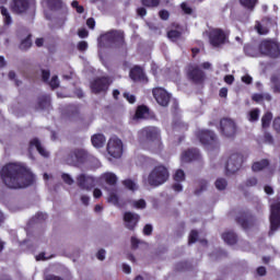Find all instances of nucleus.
I'll use <instances>...</instances> for the list:
<instances>
[{"instance_id": "obj_1", "label": "nucleus", "mask_w": 280, "mask_h": 280, "mask_svg": "<svg viewBox=\"0 0 280 280\" xmlns=\"http://www.w3.org/2000/svg\"><path fill=\"white\" fill-rule=\"evenodd\" d=\"M2 183L9 189H25L34 185V174L25 163H9L1 171Z\"/></svg>"}, {"instance_id": "obj_2", "label": "nucleus", "mask_w": 280, "mask_h": 280, "mask_svg": "<svg viewBox=\"0 0 280 280\" xmlns=\"http://www.w3.org/2000/svg\"><path fill=\"white\" fill-rule=\"evenodd\" d=\"M138 139L141 143H153V152H161L163 150V142L161 141V129L158 127H144L138 132Z\"/></svg>"}, {"instance_id": "obj_3", "label": "nucleus", "mask_w": 280, "mask_h": 280, "mask_svg": "<svg viewBox=\"0 0 280 280\" xmlns=\"http://www.w3.org/2000/svg\"><path fill=\"white\" fill-rule=\"evenodd\" d=\"M258 51L271 60H279L280 43L275 39H262L258 45Z\"/></svg>"}, {"instance_id": "obj_4", "label": "nucleus", "mask_w": 280, "mask_h": 280, "mask_svg": "<svg viewBox=\"0 0 280 280\" xmlns=\"http://www.w3.org/2000/svg\"><path fill=\"white\" fill-rule=\"evenodd\" d=\"M170 179V171L165 165L155 166L148 176V183L151 187H161Z\"/></svg>"}, {"instance_id": "obj_5", "label": "nucleus", "mask_w": 280, "mask_h": 280, "mask_svg": "<svg viewBox=\"0 0 280 280\" xmlns=\"http://www.w3.org/2000/svg\"><path fill=\"white\" fill-rule=\"evenodd\" d=\"M89 161V152L84 149H73L66 156V163L73 167H82Z\"/></svg>"}, {"instance_id": "obj_6", "label": "nucleus", "mask_w": 280, "mask_h": 280, "mask_svg": "<svg viewBox=\"0 0 280 280\" xmlns=\"http://www.w3.org/2000/svg\"><path fill=\"white\" fill-rule=\"evenodd\" d=\"M105 43L126 48V34L121 30H110L103 35Z\"/></svg>"}, {"instance_id": "obj_7", "label": "nucleus", "mask_w": 280, "mask_h": 280, "mask_svg": "<svg viewBox=\"0 0 280 280\" xmlns=\"http://www.w3.org/2000/svg\"><path fill=\"white\" fill-rule=\"evenodd\" d=\"M196 137L202 145H207L208 148H218L219 145L218 136L209 129L197 130Z\"/></svg>"}, {"instance_id": "obj_8", "label": "nucleus", "mask_w": 280, "mask_h": 280, "mask_svg": "<svg viewBox=\"0 0 280 280\" xmlns=\"http://www.w3.org/2000/svg\"><path fill=\"white\" fill-rule=\"evenodd\" d=\"M208 38L212 47H222V45H226L229 35L222 28H211Z\"/></svg>"}, {"instance_id": "obj_9", "label": "nucleus", "mask_w": 280, "mask_h": 280, "mask_svg": "<svg viewBox=\"0 0 280 280\" xmlns=\"http://www.w3.org/2000/svg\"><path fill=\"white\" fill-rule=\"evenodd\" d=\"M107 153L113 159H121L124 154V142L117 137H113L107 142Z\"/></svg>"}, {"instance_id": "obj_10", "label": "nucleus", "mask_w": 280, "mask_h": 280, "mask_svg": "<svg viewBox=\"0 0 280 280\" xmlns=\"http://www.w3.org/2000/svg\"><path fill=\"white\" fill-rule=\"evenodd\" d=\"M220 132L223 137L233 139L237 132V126L235 125V121H233L231 118H222L220 120Z\"/></svg>"}, {"instance_id": "obj_11", "label": "nucleus", "mask_w": 280, "mask_h": 280, "mask_svg": "<svg viewBox=\"0 0 280 280\" xmlns=\"http://www.w3.org/2000/svg\"><path fill=\"white\" fill-rule=\"evenodd\" d=\"M187 75L192 84H205L207 80V73L198 65L188 67Z\"/></svg>"}, {"instance_id": "obj_12", "label": "nucleus", "mask_w": 280, "mask_h": 280, "mask_svg": "<svg viewBox=\"0 0 280 280\" xmlns=\"http://www.w3.org/2000/svg\"><path fill=\"white\" fill-rule=\"evenodd\" d=\"M242 163H244V155L240 153L230 155L225 164L226 175L229 176V174H235V172H238L240 167H242Z\"/></svg>"}, {"instance_id": "obj_13", "label": "nucleus", "mask_w": 280, "mask_h": 280, "mask_svg": "<svg viewBox=\"0 0 280 280\" xmlns=\"http://www.w3.org/2000/svg\"><path fill=\"white\" fill-rule=\"evenodd\" d=\"M270 211L271 214L269 236H272L275 231H278L280 226V202L272 203Z\"/></svg>"}, {"instance_id": "obj_14", "label": "nucleus", "mask_w": 280, "mask_h": 280, "mask_svg": "<svg viewBox=\"0 0 280 280\" xmlns=\"http://www.w3.org/2000/svg\"><path fill=\"white\" fill-rule=\"evenodd\" d=\"M152 93L155 102H158L160 106H163L164 108L170 106V101L172 100V95H170V93H167L165 89L154 88L152 90Z\"/></svg>"}, {"instance_id": "obj_15", "label": "nucleus", "mask_w": 280, "mask_h": 280, "mask_svg": "<svg viewBox=\"0 0 280 280\" xmlns=\"http://www.w3.org/2000/svg\"><path fill=\"white\" fill-rule=\"evenodd\" d=\"M236 222L244 231H248V229L255 226V217L248 210L242 211L238 217H236Z\"/></svg>"}, {"instance_id": "obj_16", "label": "nucleus", "mask_w": 280, "mask_h": 280, "mask_svg": "<svg viewBox=\"0 0 280 280\" xmlns=\"http://www.w3.org/2000/svg\"><path fill=\"white\" fill-rule=\"evenodd\" d=\"M32 5V0H12L10 10L13 14H26Z\"/></svg>"}, {"instance_id": "obj_17", "label": "nucleus", "mask_w": 280, "mask_h": 280, "mask_svg": "<svg viewBox=\"0 0 280 280\" xmlns=\"http://www.w3.org/2000/svg\"><path fill=\"white\" fill-rule=\"evenodd\" d=\"M108 79L105 77L97 78L91 83V91L95 95H100V93H106L108 91Z\"/></svg>"}, {"instance_id": "obj_18", "label": "nucleus", "mask_w": 280, "mask_h": 280, "mask_svg": "<svg viewBox=\"0 0 280 280\" xmlns=\"http://www.w3.org/2000/svg\"><path fill=\"white\" fill-rule=\"evenodd\" d=\"M139 220H141V217L133 212H125L124 214V222L126 229L129 231H135L137 229V225L139 224Z\"/></svg>"}, {"instance_id": "obj_19", "label": "nucleus", "mask_w": 280, "mask_h": 280, "mask_svg": "<svg viewBox=\"0 0 280 280\" xmlns=\"http://www.w3.org/2000/svg\"><path fill=\"white\" fill-rule=\"evenodd\" d=\"M129 78L133 82H148V77H145V72L141 66H133L129 71Z\"/></svg>"}, {"instance_id": "obj_20", "label": "nucleus", "mask_w": 280, "mask_h": 280, "mask_svg": "<svg viewBox=\"0 0 280 280\" xmlns=\"http://www.w3.org/2000/svg\"><path fill=\"white\" fill-rule=\"evenodd\" d=\"M77 183L81 189H86L88 191L95 187V178L84 174H81L77 177Z\"/></svg>"}, {"instance_id": "obj_21", "label": "nucleus", "mask_w": 280, "mask_h": 280, "mask_svg": "<svg viewBox=\"0 0 280 280\" xmlns=\"http://www.w3.org/2000/svg\"><path fill=\"white\" fill-rule=\"evenodd\" d=\"M200 159V150L188 149L182 153L183 163H191V161H198Z\"/></svg>"}, {"instance_id": "obj_22", "label": "nucleus", "mask_w": 280, "mask_h": 280, "mask_svg": "<svg viewBox=\"0 0 280 280\" xmlns=\"http://www.w3.org/2000/svg\"><path fill=\"white\" fill-rule=\"evenodd\" d=\"M32 148H36L38 154H40V156H44L45 159H47L49 156V152H47V150H45V148H43V144L40 143V140H38V138H33L30 141V149Z\"/></svg>"}, {"instance_id": "obj_23", "label": "nucleus", "mask_w": 280, "mask_h": 280, "mask_svg": "<svg viewBox=\"0 0 280 280\" xmlns=\"http://www.w3.org/2000/svg\"><path fill=\"white\" fill-rule=\"evenodd\" d=\"M252 100L256 102V104H264V102H272V95H270V93H255Z\"/></svg>"}, {"instance_id": "obj_24", "label": "nucleus", "mask_w": 280, "mask_h": 280, "mask_svg": "<svg viewBox=\"0 0 280 280\" xmlns=\"http://www.w3.org/2000/svg\"><path fill=\"white\" fill-rule=\"evenodd\" d=\"M238 3L247 12H255V8H257V3H259V0H238Z\"/></svg>"}, {"instance_id": "obj_25", "label": "nucleus", "mask_w": 280, "mask_h": 280, "mask_svg": "<svg viewBox=\"0 0 280 280\" xmlns=\"http://www.w3.org/2000/svg\"><path fill=\"white\" fill-rule=\"evenodd\" d=\"M91 141L94 148H104V143H106V137L103 133H95L92 136Z\"/></svg>"}, {"instance_id": "obj_26", "label": "nucleus", "mask_w": 280, "mask_h": 280, "mask_svg": "<svg viewBox=\"0 0 280 280\" xmlns=\"http://www.w3.org/2000/svg\"><path fill=\"white\" fill-rule=\"evenodd\" d=\"M222 240H223V242H225V244L233 246V245L237 244V234H235V232H233V231L224 232L222 234Z\"/></svg>"}, {"instance_id": "obj_27", "label": "nucleus", "mask_w": 280, "mask_h": 280, "mask_svg": "<svg viewBox=\"0 0 280 280\" xmlns=\"http://www.w3.org/2000/svg\"><path fill=\"white\" fill-rule=\"evenodd\" d=\"M37 106L40 110H45V108H49V106H51V96L47 94L39 96Z\"/></svg>"}, {"instance_id": "obj_28", "label": "nucleus", "mask_w": 280, "mask_h": 280, "mask_svg": "<svg viewBox=\"0 0 280 280\" xmlns=\"http://www.w3.org/2000/svg\"><path fill=\"white\" fill-rule=\"evenodd\" d=\"M102 180H104L110 187L117 186V175H115V173H104L102 175Z\"/></svg>"}, {"instance_id": "obj_29", "label": "nucleus", "mask_w": 280, "mask_h": 280, "mask_svg": "<svg viewBox=\"0 0 280 280\" xmlns=\"http://www.w3.org/2000/svg\"><path fill=\"white\" fill-rule=\"evenodd\" d=\"M268 165H270V161L262 159L258 162H254L252 165V170H253V172H261V171L266 170V167H268Z\"/></svg>"}, {"instance_id": "obj_30", "label": "nucleus", "mask_w": 280, "mask_h": 280, "mask_svg": "<svg viewBox=\"0 0 280 280\" xmlns=\"http://www.w3.org/2000/svg\"><path fill=\"white\" fill-rule=\"evenodd\" d=\"M145 115H150V108L145 105H139L136 109V119H144Z\"/></svg>"}, {"instance_id": "obj_31", "label": "nucleus", "mask_w": 280, "mask_h": 280, "mask_svg": "<svg viewBox=\"0 0 280 280\" xmlns=\"http://www.w3.org/2000/svg\"><path fill=\"white\" fill-rule=\"evenodd\" d=\"M48 10H60L62 8V0H44Z\"/></svg>"}, {"instance_id": "obj_32", "label": "nucleus", "mask_w": 280, "mask_h": 280, "mask_svg": "<svg viewBox=\"0 0 280 280\" xmlns=\"http://www.w3.org/2000/svg\"><path fill=\"white\" fill-rule=\"evenodd\" d=\"M21 51H27L32 47V34H28L22 42L20 43Z\"/></svg>"}, {"instance_id": "obj_33", "label": "nucleus", "mask_w": 280, "mask_h": 280, "mask_svg": "<svg viewBox=\"0 0 280 280\" xmlns=\"http://www.w3.org/2000/svg\"><path fill=\"white\" fill-rule=\"evenodd\" d=\"M270 82H271V91L272 93H280V80L279 77L277 74L271 75L270 78Z\"/></svg>"}, {"instance_id": "obj_34", "label": "nucleus", "mask_w": 280, "mask_h": 280, "mask_svg": "<svg viewBox=\"0 0 280 280\" xmlns=\"http://www.w3.org/2000/svg\"><path fill=\"white\" fill-rule=\"evenodd\" d=\"M270 124H272V114L270 112H267L261 117V127L270 128Z\"/></svg>"}, {"instance_id": "obj_35", "label": "nucleus", "mask_w": 280, "mask_h": 280, "mask_svg": "<svg viewBox=\"0 0 280 280\" xmlns=\"http://www.w3.org/2000/svg\"><path fill=\"white\" fill-rule=\"evenodd\" d=\"M166 36L170 40H172L173 43H176V40H179V38L183 36V32L171 30L166 33Z\"/></svg>"}, {"instance_id": "obj_36", "label": "nucleus", "mask_w": 280, "mask_h": 280, "mask_svg": "<svg viewBox=\"0 0 280 280\" xmlns=\"http://www.w3.org/2000/svg\"><path fill=\"white\" fill-rule=\"evenodd\" d=\"M0 12L4 19V25H12V16L5 7H0Z\"/></svg>"}, {"instance_id": "obj_37", "label": "nucleus", "mask_w": 280, "mask_h": 280, "mask_svg": "<svg viewBox=\"0 0 280 280\" xmlns=\"http://www.w3.org/2000/svg\"><path fill=\"white\" fill-rule=\"evenodd\" d=\"M141 4L144 5V8H159L161 0H141Z\"/></svg>"}, {"instance_id": "obj_38", "label": "nucleus", "mask_w": 280, "mask_h": 280, "mask_svg": "<svg viewBox=\"0 0 280 280\" xmlns=\"http://www.w3.org/2000/svg\"><path fill=\"white\" fill-rule=\"evenodd\" d=\"M173 180H175V183H183V180H185V171L178 168L173 175Z\"/></svg>"}, {"instance_id": "obj_39", "label": "nucleus", "mask_w": 280, "mask_h": 280, "mask_svg": "<svg viewBox=\"0 0 280 280\" xmlns=\"http://www.w3.org/2000/svg\"><path fill=\"white\" fill-rule=\"evenodd\" d=\"M122 185L126 189H129V191H137V184L132 179L122 180Z\"/></svg>"}, {"instance_id": "obj_40", "label": "nucleus", "mask_w": 280, "mask_h": 280, "mask_svg": "<svg viewBox=\"0 0 280 280\" xmlns=\"http://www.w3.org/2000/svg\"><path fill=\"white\" fill-rule=\"evenodd\" d=\"M214 185L219 189V191H224V189H226V186L229 185V183L226 182V179L221 177L215 180Z\"/></svg>"}, {"instance_id": "obj_41", "label": "nucleus", "mask_w": 280, "mask_h": 280, "mask_svg": "<svg viewBox=\"0 0 280 280\" xmlns=\"http://www.w3.org/2000/svg\"><path fill=\"white\" fill-rule=\"evenodd\" d=\"M209 183L205 179L199 180V189L195 190V196H200V194H202V191H207V187H208Z\"/></svg>"}, {"instance_id": "obj_42", "label": "nucleus", "mask_w": 280, "mask_h": 280, "mask_svg": "<svg viewBox=\"0 0 280 280\" xmlns=\"http://www.w3.org/2000/svg\"><path fill=\"white\" fill-rule=\"evenodd\" d=\"M198 242V231L192 230L188 236V244H196Z\"/></svg>"}, {"instance_id": "obj_43", "label": "nucleus", "mask_w": 280, "mask_h": 280, "mask_svg": "<svg viewBox=\"0 0 280 280\" xmlns=\"http://www.w3.org/2000/svg\"><path fill=\"white\" fill-rule=\"evenodd\" d=\"M264 143H268L269 145H272L275 143V138L272 137V133L266 131L262 137Z\"/></svg>"}, {"instance_id": "obj_44", "label": "nucleus", "mask_w": 280, "mask_h": 280, "mask_svg": "<svg viewBox=\"0 0 280 280\" xmlns=\"http://www.w3.org/2000/svg\"><path fill=\"white\" fill-rule=\"evenodd\" d=\"M249 121H259V108L249 112Z\"/></svg>"}, {"instance_id": "obj_45", "label": "nucleus", "mask_w": 280, "mask_h": 280, "mask_svg": "<svg viewBox=\"0 0 280 280\" xmlns=\"http://www.w3.org/2000/svg\"><path fill=\"white\" fill-rule=\"evenodd\" d=\"M108 202H113V205H119V197L117 196V190L109 194Z\"/></svg>"}, {"instance_id": "obj_46", "label": "nucleus", "mask_w": 280, "mask_h": 280, "mask_svg": "<svg viewBox=\"0 0 280 280\" xmlns=\"http://www.w3.org/2000/svg\"><path fill=\"white\" fill-rule=\"evenodd\" d=\"M180 9L183 10L184 14H194V9H191L187 2H183L180 4Z\"/></svg>"}, {"instance_id": "obj_47", "label": "nucleus", "mask_w": 280, "mask_h": 280, "mask_svg": "<svg viewBox=\"0 0 280 280\" xmlns=\"http://www.w3.org/2000/svg\"><path fill=\"white\" fill-rule=\"evenodd\" d=\"M49 86L52 89V91L55 89H58V86H60V81H58V75H54L49 82Z\"/></svg>"}, {"instance_id": "obj_48", "label": "nucleus", "mask_w": 280, "mask_h": 280, "mask_svg": "<svg viewBox=\"0 0 280 280\" xmlns=\"http://www.w3.org/2000/svg\"><path fill=\"white\" fill-rule=\"evenodd\" d=\"M272 128L277 132V135H280V116L276 117L272 121Z\"/></svg>"}, {"instance_id": "obj_49", "label": "nucleus", "mask_w": 280, "mask_h": 280, "mask_svg": "<svg viewBox=\"0 0 280 280\" xmlns=\"http://www.w3.org/2000/svg\"><path fill=\"white\" fill-rule=\"evenodd\" d=\"M78 51H86L89 49V43L86 40H81L77 45Z\"/></svg>"}, {"instance_id": "obj_50", "label": "nucleus", "mask_w": 280, "mask_h": 280, "mask_svg": "<svg viewBox=\"0 0 280 280\" xmlns=\"http://www.w3.org/2000/svg\"><path fill=\"white\" fill-rule=\"evenodd\" d=\"M61 178H62L63 183H66V185H73V177H71V175L63 173L61 175Z\"/></svg>"}, {"instance_id": "obj_51", "label": "nucleus", "mask_w": 280, "mask_h": 280, "mask_svg": "<svg viewBox=\"0 0 280 280\" xmlns=\"http://www.w3.org/2000/svg\"><path fill=\"white\" fill-rule=\"evenodd\" d=\"M256 31L258 32V34H260V35H266V34H268V32H270L269 30H268V27H266V26H264V25H261V24H257L256 25Z\"/></svg>"}, {"instance_id": "obj_52", "label": "nucleus", "mask_w": 280, "mask_h": 280, "mask_svg": "<svg viewBox=\"0 0 280 280\" xmlns=\"http://www.w3.org/2000/svg\"><path fill=\"white\" fill-rule=\"evenodd\" d=\"M159 16L162 21H168L170 20V11L163 9L159 11Z\"/></svg>"}, {"instance_id": "obj_53", "label": "nucleus", "mask_w": 280, "mask_h": 280, "mask_svg": "<svg viewBox=\"0 0 280 280\" xmlns=\"http://www.w3.org/2000/svg\"><path fill=\"white\" fill-rule=\"evenodd\" d=\"M257 185V177H249L245 182V187H255Z\"/></svg>"}, {"instance_id": "obj_54", "label": "nucleus", "mask_w": 280, "mask_h": 280, "mask_svg": "<svg viewBox=\"0 0 280 280\" xmlns=\"http://www.w3.org/2000/svg\"><path fill=\"white\" fill-rule=\"evenodd\" d=\"M124 97L129 102V104H135L137 102V96L130 93H124Z\"/></svg>"}, {"instance_id": "obj_55", "label": "nucleus", "mask_w": 280, "mask_h": 280, "mask_svg": "<svg viewBox=\"0 0 280 280\" xmlns=\"http://www.w3.org/2000/svg\"><path fill=\"white\" fill-rule=\"evenodd\" d=\"M50 77H51V72L49 70H42L43 82H49Z\"/></svg>"}, {"instance_id": "obj_56", "label": "nucleus", "mask_w": 280, "mask_h": 280, "mask_svg": "<svg viewBox=\"0 0 280 280\" xmlns=\"http://www.w3.org/2000/svg\"><path fill=\"white\" fill-rule=\"evenodd\" d=\"M139 244H141V241H139V238L132 236L131 237V248L133 250H137V248H139Z\"/></svg>"}, {"instance_id": "obj_57", "label": "nucleus", "mask_w": 280, "mask_h": 280, "mask_svg": "<svg viewBox=\"0 0 280 280\" xmlns=\"http://www.w3.org/2000/svg\"><path fill=\"white\" fill-rule=\"evenodd\" d=\"M177 270H187L189 268L188 261H180L176 265Z\"/></svg>"}, {"instance_id": "obj_58", "label": "nucleus", "mask_w": 280, "mask_h": 280, "mask_svg": "<svg viewBox=\"0 0 280 280\" xmlns=\"http://www.w3.org/2000/svg\"><path fill=\"white\" fill-rule=\"evenodd\" d=\"M152 231H153L152 224H145L143 228V235L150 236L152 235Z\"/></svg>"}, {"instance_id": "obj_59", "label": "nucleus", "mask_w": 280, "mask_h": 280, "mask_svg": "<svg viewBox=\"0 0 280 280\" xmlns=\"http://www.w3.org/2000/svg\"><path fill=\"white\" fill-rule=\"evenodd\" d=\"M136 209H145L147 203L143 199L135 201Z\"/></svg>"}, {"instance_id": "obj_60", "label": "nucleus", "mask_w": 280, "mask_h": 280, "mask_svg": "<svg viewBox=\"0 0 280 280\" xmlns=\"http://www.w3.org/2000/svg\"><path fill=\"white\" fill-rule=\"evenodd\" d=\"M79 38H88L89 37V31L86 28H81L78 31Z\"/></svg>"}, {"instance_id": "obj_61", "label": "nucleus", "mask_w": 280, "mask_h": 280, "mask_svg": "<svg viewBox=\"0 0 280 280\" xmlns=\"http://www.w3.org/2000/svg\"><path fill=\"white\" fill-rule=\"evenodd\" d=\"M70 113L72 115V117H78V115H80V106L74 105L71 107Z\"/></svg>"}, {"instance_id": "obj_62", "label": "nucleus", "mask_w": 280, "mask_h": 280, "mask_svg": "<svg viewBox=\"0 0 280 280\" xmlns=\"http://www.w3.org/2000/svg\"><path fill=\"white\" fill-rule=\"evenodd\" d=\"M224 82L225 84H233V82H235V77H233V74H226L224 77Z\"/></svg>"}, {"instance_id": "obj_63", "label": "nucleus", "mask_w": 280, "mask_h": 280, "mask_svg": "<svg viewBox=\"0 0 280 280\" xmlns=\"http://www.w3.org/2000/svg\"><path fill=\"white\" fill-rule=\"evenodd\" d=\"M86 25L90 30H95V19L93 18H89L86 20Z\"/></svg>"}, {"instance_id": "obj_64", "label": "nucleus", "mask_w": 280, "mask_h": 280, "mask_svg": "<svg viewBox=\"0 0 280 280\" xmlns=\"http://www.w3.org/2000/svg\"><path fill=\"white\" fill-rule=\"evenodd\" d=\"M242 82H244V84H253V77H250L249 74L243 75Z\"/></svg>"}]
</instances>
